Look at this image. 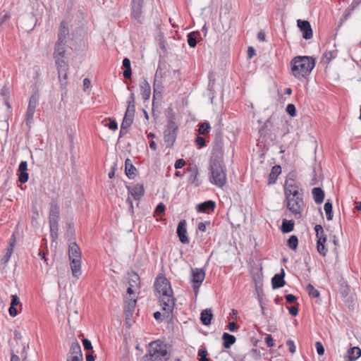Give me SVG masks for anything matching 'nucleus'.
<instances>
[{"instance_id":"3c124183","label":"nucleus","mask_w":361,"mask_h":361,"mask_svg":"<svg viewBox=\"0 0 361 361\" xmlns=\"http://www.w3.org/2000/svg\"><path fill=\"white\" fill-rule=\"evenodd\" d=\"M286 345L288 347V350L290 353L293 354L296 351L295 345L292 340H288L286 343Z\"/></svg>"},{"instance_id":"c85d7f7f","label":"nucleus","mask_w":361,"mask_h":361,"mask_svg":"<svg viewBox=\"0 0 361 361\" xmlns=\"http://www.w3.org/2000/svg\"><path fill=\"white\" fill-rule=\"evenodd\" d=\"M314 231L316 232V237L317 241H322V243L326 242V235L324 234V229L321 225H316L314 226Z\"/></svg>"},{"instance_id":"0eeeda50","label":"nucleus","mask_w":361,"mask_h":361,"mask_svg":"<svg viewBox=\"0 0 361 361\" xmlns=\"http://www.w3.org/2000/svg\"><path fill=\"white\" fill-rule=\"evenodd\" d=\"M178 126L174 121V118L168 119L166 128L164 130V141L167 148H171L176 142Z\"/></svg>"},{"instance_id":"473e14b6","label":"nucleus","mask_w":361,"mask_h":361,"mask_svg":"<svg viewBox=\"0 0 361 361\" xmlns=\"http://www.w3.org/2000/svg\"><path fill=\"white\" fill-rule=\"evenodd\" d=\"M200 34L199 32H190L187 37H188V45L190 47H195L197 44V38L198 36H200Z\"/></svg>"},{"instance_id":"49530a36","label":"nucleus","mask_w":361,"mask_h":361,"mask_svg":"<svg viewBox=\"0 0 361 361\" xmlns=\"http://www.w3.org/2000/svg\"><path fill=\"white\" fill-rule=\"evenodd\" d=\"M135 112V105L131 106V105H128V106H127V109H126V111L124 116H127V117H130V118H134Z\"/></svg>"},{"instance_id":"5701e85b","label":"nucleus","mask_w":361,"mask_h":361,"mask_svg":"<svg viewBox=\"0 0 361 361\" xmlns=\"http://www.w3.org/2000/svg\"><path fill=\"white\" fill-rule=\"evenodd\" d=\"M125 171L126 175L128 178L132 179L135 176V172L137 171L136 168L132 164L130 160L127 159L125 161Z\"/></svg>"},{"instance_id":"a878e982","label":"nucleus","mask_w":361,"mask_h":361,"mask_svg":"<svg viewBox=\"0 0 361 361\" xmlns=\"http://www.w3.org/2000/svg\"><path fill=\"white\" fill-rule=\"evenodd\" d=\"M347 354L350 361H355L361 356V349L358 347L350 348Z\"/></svg>"},{"instance_id":"2f4dec72","label":"nucleus","mask_w":361,"mask_h":361,"mask_svg":"<svg viewBox=\"0 0 361 361\" xmlns=\"http://www.w3.org/2000/svg\"><path fill=\"white\" fill-rule=\"evenodd\" d=\"M13 247H14V242H11L8 247L6 250L5 254L4 255L3 257L1 259V262L2 264H5L9 261L11 256L13 253Z\"/></svg>"},{"instance_id":"052dcab7","label":"nucleus","mask_w":361,"mask_h":361,"mask_svg":"<svg viewBox=\"0 0 361 361\" xmlns=\"http://www.w3.org/2000/svg\"><path fill=\"white\" fill-rule=\"evenodd\" d=\"M238 327L239 326L234 322H230L228 325V329L231 332L235 331Z\"/></svg>"},{"instance_id":"a18cd8bd","label":"nucleus","mask_w":361,"mask_h":361,"mask_svg":"<svg viewBox=\"0 0 361 361\" xmlns=\"http://www.w3.org/2000/svg\"><path fill=\"white\" fill-rule=\"evenodd\" d=\"M324 244L325 243H322V241H317V251L322 256H325L327 252V249L325 247Z\"/></svg>"},{"instance_id":"393cba45","label":"nucleus","mask_w":361,"mask_h":361,"mask_svg":"<svg viewBox=\"0 0 361 361\" xmlns=\"http://www.w3.org/2000/svg\"><path fill=\"white\" fill-rule=\"evenodd\" d=\"M314 202L321 204L324 199V192L320 188H314L312 191Z\"/></svg>"},{"instance_id":"bf43d9fd","label":"nucleus","mask_w":361,"mask_h":361,"mask_svg":"<svg viewBox=\"0 0 361 361\" xmlns=\"http://www.w3.org/2000/svg\"><path fill=\"white\" fill-rule=\"evenodd\" d=\"M8 312L11 317H14L17 316L18 311L17 310L16 306L10 305V307L8 308Z\"/></svg>"},{"instance_id":"4be33fe9","label":"nucleus","mask_w":361,"mask_h":361,"mask_svg":"<svg viewBox=\"0 0 361 361\" xmlns=\"http://www.w3.org/2000/svg\"><path fill=\"white\" fill-rule=\"evenodd\" d=\"M66 42H60L57 41L54 48V57H63L66 52L65 47Z\"/></svg>"},{"instance_id":"4d7b16f0","label":"nucleus","mask_w":361,"mask_h":361,"mask_svg":"<svg viewBox=\"0 0 361 361\" xmlns=\"http://www.w3.org/2000/svg\"><path fill=\"white\" fill-rule=\"evenodd\" d=\"M267 346L271 348L274 346V339L271 335H267L264 338Z\"/></svg>"},{"instance_id":"f704fd0d","label":"nucleus","mask_w":361,"mask_h":361,"mask_svg":"<svg viewBox=\"0 0 361 361\" xmlns=\"http://www.w3.org/2000/svg\"><path fill=\"white\" fill-rule=\"evenodd\" d=\"M294 223L292 221L284 219L281 225V231L284 233H289L293 230Z\"/></svg>"},{"instance_id":"dca6fc26","label":"nucleus","mask_w":361,"mask_h":361,"mask_svg":"<svg viewBox=\"0 0 361 361\" xmlns=\"http://www.w3.org/2000/svg\"><path fill=\"white\" fill-rule=\"evenodd\" d=\"M285 271L281 269V273L276 274L271 279V285L274 289L279 288L285 285L284 281Z\"/></svg>"},{"instance_id":"f257e3e1","label":"nucleus","mask_w":361,"mask_h":361,"mask_svg":"<svg viewBox=\"0 0 361 361\" xmlns=\"http://www.w3.org/2000/svg\"><path fill=\"white\" fill-rule=\"evenodd\" d=\"M154 286L159 294V298L162 310L167 314V317L172 313L175 305V299L170 282L165 277H159L156 279Z\"/></svg>"},{"instance_id":"4468645a","label":"nucleus","mask_w":361,"mask_h":361,"mask_svg":"<svg viewBox=\"0 0 361 361\" xmlns=\"http://www.w3.org/2000/svg\"><path fill=\"white\" fill-rule=\"evenodd\" d=\"M186 221L185 220H182L178 223L177 227V235L179 237L180 241L183 244H188L189 239L187 236V230H186Z\"/></svg>"},{"instance_id":"680f3d73","label":"nucleus","mask_w":361,"mask_h":361,"mask_svg":"<svg viewBox=\"0 0 361 361\" xmlns=\"http://www.w3.org/2000/svg\"><path fill=\"white\" fill-rule=\"evenodd\" d=\"M286 302L288 303H293L296 300V298L295 295L292 294H288L285 296Z\"/></svg>"},{"instance_id":"bb28decb","label":"nucleus","mask_w":361,"mask_h":361,"mask_svg":"<svg viewBox=\"0 0 361 361\" xmlns=\"http://www.w3.org/2000/svg\"><path fill=\"white\" fill-rule=\"evenodd\" d=\"M224 341L223 345L225 348H230L231 346L235 342V337L228 333H224L222 336Z\"/></svg>"},{"instance_id":"864d4df0","label":"nucleus","mask_w":361,"mask_h":361,"mask_svg":"<svg viewBox=\"0 0 361 361\" xmlns=\"http://www.w3.org/2000/svg\"><path fill=\"white\" fill-rule=\"evenodd\" d=\"M315 347L318 355H322L324 353V348L322 343L319 341L316 342Z\"/></svg>"},{"instance_id":"f03ea898","label":"nucleus","mask_w":361,"mask_h":361,"mask_svg":"<svg viewBox=\"0 0 361 361\" xmlns=\"http://www.w3.org/2000/svg\"><path fill=\"white\" fill-rule=\"evenodd\" d=\"M285 195L287 208L296 216L300 217L304 207V202L302 197V194L300 192L298 186L286 182Z\"/></svg>"},{"instance_id":"2eb2a0df","label":"nucleus","mask_w":361,"mask_h":361,"mask_svg":"<svg viewBox=\"0 0 361 361\" xmlns=\"http://www.w3.org/2000/svg\"><path fill=\"white\" fill-rule=\"evenodd\" d=\"M216 207L215 202L212 200H207L202 203L198 204L196 209L199 213H209L214 211Z\"/></svg>"},{"instance_id":"9b49d317","label":"nucleus","mask_w":361,"mask_h":361,"mask_svg":"<svg viewBox=\"0 0 361 361\" xmlns=\"http://www.w3.org/2000/svg\"><path fill=\"white\" fill-rule=\"evenodd\" d=\"M297 25L302 32V37L305 39H310L312 37V29L307 20H298Z\"/></svg>"},{"instance_id":"a211bd4d","label":"nucleus","mask_w":361,"mask_h":361,"mask_svg":"<svg viewBox=\"0 0 361 361\" xmlns=\"http://www.w3.org/2000/svg\"><path fill=\"white\" fill-rule=\"evenodd\" d=\"M140 93L144 101L148 100L151 95V87L145 78L140 82Z\"/></svg>"},{"instance_id":"39448f33","label":"nucleus","mask_w":361,"mask_h":361,"mask_svg":"<svg viewBox=\"0 0 361 361\" xmlns=\"http://www.w3.org/2000/svg\"><path fill=\"white\" fill-rule=\"evenodd\" d=\"M68 256L72 274L78 278L81 274V252L75 242L69 244Z\"/></svg>"},{"instance_id":"79ce46f5","label":"nucleus","mask_w":361,"mask_h":361,"mask_svg":"<svg viewBox=\"0 0 361 361\" xmlns=\"http://www.w3.org/2000/svg\"><path fill=\"white\" fill-rule=\"evenodd\" d=\"M133 121V118L124 116L121 127L122 130H128V128L132 125Z\"/></svg>"},{"instance_id":"8fccbe9b","label":"nucleus","mask_w":361,"mask_h":361,"mask_svg":"<svg viewBox=\"0 0 361 361\" xmlns=\"http://www.w3.org/2000/svg\"><path fill=\"white\" fill-rule=\"evenodd\" d=\"M165 208V205L163 203H159L155 209L154 214L157 216L163 214L164 213Z\"/></svg>"},{"instance_id":"cd10ccee","label":"nucleus","mask_w":361,"mask_h":361,"mask_svg":"<svg viewBox=\"0 0 361 361\" xmlns=\"http://www.w3.org/2000/svg\"><path fill=\"white\" fill-rule=\"evenodd\" d=\"M281 172V168L280 166L276 165L272 167L271 173L269 176V184L275 183L278 176Z\"/></svg>"},{"instance_id":"58836bf2","label":"nucleus","mask_w":361,"mask_h":361,"mask_svg":"<svg viewBox=\"0 0 361 361\" xmlns=\"http://www.w3.org/2000/svg\"><path fill=\"white\" fill-rule=\"evenodd\" d=\"M324 211L326 212V219L329 221L332 220L333 219V212H332V204L328 200L324 207Z\"/></svg>"},{"instance_id":"7ed1b4c3","label":"nucleus","mask_w":361,"mask_h":361,"mask_svg":"<svg viewBox=\"0 0 361 361\" xmlns=\"http://www.w3.org/2000/svg\"><path fill=\"white\" fill-rule=\"evenodd\" d=\"M314 66L315 61L311 56H298L290 61L291 73L298 79L309 75Z\"/></svg>"},{"instance_id":"412c9836","label":"nucleus","mask_w":361,"mask_h":361,"mask_svg":"<svg viewBox=\"0 0 361 361\" xmlns=\"http://www.w3.org/2000/svg\"><path fill=\"white\" fill-rule=\"evenodd\" d=\"M69 34V29L66 22L62 21L58 32V39L60 42H66V37Z\"/></svg>"},{"instance_id":"774afa93","label":"nucleus","mask_w":361,"mask_h":361,"mask_svg":"<svg viewBox=\"0 0 361 361\" xmlns=\"http://www.w3.org/2000/svg\"><path fill=\"white\" fill-rule=\"evenodd\" d=\"M90 84H91V82H90V80L88 79V78H85L83 80V88H84V90H86L87 89H88L90 86Z\"/></svg>"},{"instance_id":"9d476101","label":"nucleus","mask_w":361,"mask_h":361,"mask_svg":"<svg viewBox=\"0 0 361 361\" xmlns=\"http://www.w3.org/2000/svg\"><path fill=\"white\" fill-rule=\"evenodd\" d=\"M144 0L132 1V16L139 23H141L142 17V7Z\"/></svg>"},{"instance_id":"6e6d98bb","label":"nucleus","mask_w":361,"mask_h":361,"mask_svg":"<svg viewBox=\"0 0 361 361\" xmlns=\"http://www.w3.org/2000/svg\"><path fill=\"white\" fill-rule=\"evenodd\" d=\"M195 143L200 147H203L205 146V140L203 137L201 136H197L195 139Z\"/></svg>"},{"instance_id":"b1692460","label":"nucleus","mask_w":361,"mask_h":361,"mask_svg":"<svg viewBox=\"0 0 361 361\" xmlns=\"http://www.w3.org/2000/svg\"><path fill=\"white\" fill-rule=\"evenodd\" d=\"M212 317L213 314L211 310L206 309L201 312L200 320L202 323L205 326H208L211 324Z\"/></svg>"},{"instance_id":"f3484780","label":"nucleus","mask_w":361,"mask_h":361,"mask_svg":"<svg viewBox=\"0 0 361 361\" xmlns=\"http://www.w3.org/2000/svg\"><path fill=\"white\" fill-rule=\"evenodd\" d=\"M71 355L68 357L69 359L78 358L80 360H82V354L81 351V347L78 342L74 341L72 343L70 348Z\"/></svg>"},{"instance_id":"13d9d810","label":"nucleus","mask_w":361,"mask_h":361,"mask_svg":"<svg viewBox=\"0 0 361 361\" xmlns=\"http://www.w3.org/2000/svg\"><path fill=\"white\" fill-rule=\"evenodd\" d=\"M185 164V161L183 159H179L176 161L174 167L175 169H181L183 166H184Z\"/></svg>"},{"instance_id":"a19ab883","label":"nucleus","mask_w":361,"mask_h":361,"mask_svg":"<svg viewBox=\"0 0 361 361\" xmlns=\"http://www.w3.org/2000/svg\"><path fill=\"white\" fill-rule=\"evenodd\" d=\"M306 290L309 295L312 298H315L319 296V292L310 283L306 286Z\"/></svg>"},{"instance_id":"72a5a7b5","label":"nucleus","mask_w":361,"mask_h":361,"mask_svg":"<svg viewBox=\"0 0 361 361\" xmlns=\"http://www.w3.org/2000/svg\"><path fill=\"white\" fill-rule=\"evenodd\" d=\"M159 75V70H157L155 76H154V80L153 83V99H154L155 97L157 94H161V85L160 84H158L157 78Z\"/></svg>"},{"instance_id":"c9c22d12","label":"nucleus","mask_w":361,"mask_h":361,"mask_svg":"<svg viewBox=\"0 0 361 361\" xmlns=\"http://www.w3.org/2000/svg\"><path fill=\"white\" fill-rule=\"evenodd\" d=\"M59 79L62 87H66L67 85L68 69H61L58 71Z\"/></svg>"},{"instance_id":"aec40b11","label":"nucleus","mask_w":361,"mask_h":361,"mask_svg":"<svg viewBox=\"0 0 361 361\" xmlns=\"http://www.w3.org/2000/svg\"><path fill=\"white\" fill-rule=\"evenodd\" d=\"M27 163L25 161H22L18 166V171L20 172L18 176V180L25 183L28 180L29 175L27 173Z\"/></svg>"},{"instance_id":"6ab92c4d","label":"nucleus","mask_w":361,"mask_h":361,"mask_svg":"<svg viewBox=\"0 0 361 361\" xmlns=\"http://www.w3.org/2000/svg\"><path fill=\"white\" fill-rule=\"evenodd\" d=\"M188 182L190 184H194L195 186H198L200 185V182L197 180L198 175V169L197 167L194 165L190 166L188 169Z\"/></svg>"},{"instance_id":"69168bd1","label":"nucleus","mask_w":361,"mask_h":361,"mask_svg":"<svg viewBox=\"0 0 361 361\" xmlns=\"http://www.w3.org/2000/svg\"><path fill=\"white\" fill-rule=\"evenodd\" d=\"M108 127L109 129L112 130H116L118 128V124L116 121H110L108 124Z\"/></svg>"},{"instance_id":"0e129e2a","label":"nucleus","mask_w":361,"mask_h":361,"mask_svg":"<svg viewBox=\"0 0 361 361\" xmlns=\"http://www.w3.org/2000/svg\"><path fill=\"white\" fill-rule=\"evenodd\" d=\"M127 103L128 105H135V94L133 92L130 94Z\"/></svg>"},{"instance_id":"338daca9","label":"nucleus","mask_w":361,"mask_h":361,"mask_svg":"<svg viewBox=\"0 0 361 361\" xmlns=\"http://www.w3.org/2000/svg\"><path fill=\"white\" fill-rule=\"evenodd\" d=\"M288 310H289V313L292 316H296L298 314V309L295 306H291V307H288Z\"/></svg>"},{"instance_id":"7c9ffc66","label":"nucleus","mask_w":361,"mask_h":361,"mask_svg":"<svg viewBox=\"0 0 361 361\" xmlns=\"http://www.w3.org/2000/svg\"><path fill=\"white\" fill-rule=\"evenodd\" d=\"M337 53L338 51L336 49L325 51L323 54L322 61L326 63H329L332 59L337 56Z\"/></svg>"},{"instance_id":"de8ad7c7","label":"nucleus","mask_w":361,"mask_h":361,"mask_svg":"<svg viewBox=\"0 0 361 361\" xmlns=\"http://www.w3.org/2000/svg\"><path fill=\"white\" fill-rule=\"evenodd\" d=\"M286 111L290 116H295L296 114V109L295 105L293 104H288L286 106Z\"/></svg>"},{"instance_id":"423d86ee","label":"nucleus","mask_w":361,"mask_h":361,"mask_svg":"<svg viewBox=\"0 0 361 361\" xmlns=\"http://www.w3.org/2000/svg\"><path fill=\"white\" fill-rule=\"evenodd\" d=\"M148 355L150 361H166L168 360V353L166 345L159 341L151 342L149 346Z\"/></svg>"},{"instance_id":"20e7f679","label":"nucleus","mask_w":361,"mask_h":361,"mask_svg":"<svg viewBox=\"0 0 361 361\" xmlns=\"http://www.w3.org/2000/svg\"><path fill=\"white\" fill-rule=\"evenodd\" d=\"M210 182L219 188H222L226 183V174L223 161L217 157H212L209 162Z\"/></svg>"},{"instance_id":"ea45409f","label":"nucleus","mask_w":361,"mask_h":361,"mask_svg":"<svg viewBox=\"0 0 361 361\" xmlns=\"http://www.w3.org/2000/svg\"><path fill=\"white\" fill-rule=\"evenodd\" d=\"M211 130V127L209 123L204 122L200 123L198 129V132L200 134L206 135L209 133Z\"/></svg>"},{"instance_id":"c756f323","label":"nucleus","mask_w":361,"mask_h":361,"mask_svg":"<svg viewBox=\"0 0 361 361\" xmlns=\"http://www.w3.org/2000/svg\"><path fill=\"white\" fill-rule=\"evenodd\" d=\"M123 66L125 68L123 71V77L125 78H130L132 75L131 67H130V61L128 58H124L123 60Z\"/></svg>"},{"instance_id":"e2e57ef3","label":"nucleus","mask_w":361,"mask_h":361,"mask_svg":"<svg viewBox=\"0 0 361 361\" xmlns=\"http://www.w3.org/2000/svg\"><path fill=\"white\" fill-rule=\"evenodd\" d=\"M197 355L200 357H206L208 355L207 350L205 348H202L199 349V350L197 352Z\"/></svg>"},{"instance_id":"09e8293b","label":"nucleus","mask_w":361,"mask_h":361,"mask_svg":"<svg viewBox=\"0 0 361 361\" xmlns=\"http://www.w3.org/2000/svg\"><path fill=\"white\" fill-rule=\"evenodd\" d=\"M82 345H83L85 350H87L88 352L92 351V343L89 339L84 338L82 340Z\"/></svg>"},{"instance_id":"5fc2aeb1","label":"nucleus","mask_w":361,"mask_h":361,"mask_svg":"<svg viewBox=\"0 0 361 361\" xmlns=\"http://www.w3.org/2000/svg\"><path fill=\"white\" fill-rule=\"evenodd\" d=\"M10 305L11 306H17L20 305L21 306L20 299L16 295H11V301Z\"/></svg>"},{"instance_id":"37998d69","label":"nucleus","mask_w":361,"mask_h":361,"mask_svg":"<svg viewBox=\"0 0 361 361\" xmlns=\"http://www.w3.org/2000/svg\"><path fill=\"white\" fill-rule=\"evenodd\" d=\"M61 57H56L55 59L56 65L57 66L58 71L61 69H68V65L66 61L61 59Z\"/></svg>"},{"instance_id":"ddd939ff","label":"nucleus","mask_w":361,"mask_h":361,"mask_svg":"<svg viewBox=\"0 0 361 361\" xmlns=\"http://www.w3.org/2000/svg\"><path fill=\"white\" fill-rule=\"evenodd\" d=\"M126 188L128 193L135 200H139L144 195L145 189L143 184L137 183L133 186H127Z\"/></svg>"},{"instance_id":"c03bdc74","label":"nucleus","mask_w":361,"mask_h":361,"mask_svg":"<svg viewBox=\"0 0 361 361\" xmlns=\"http://www.w3.org/2000/svg\"><path fill=\"white\" fill-rule=\"evenodd\" d=\"M50 233L53 239L58 238L59 224H49Z\"/></svg>"},{"instance_id":"1a4fd4ad","label":"nucleus","mask_w":361,"mask_h":361,"mask_svg":"<svg viewBox=\"0 0 361 361\" xmlns=\"http://www.w3.org/2000/svg\"><path fill=\"white\" fill-rule=\"evenodd\" d=\"M39 101L37 92H34L30 97L27 109L26 111V124L30 126L33 123L34 114Z\"/></svg>"},{"instance_id":"4c0bfd02","label":"nucleus","mask_w":361,"mask_h":361,"mask_svg":"<svg viewBox=\"0 0 361 361\" xmlns=\"http://www.w3.org/2000/svg\"><path fill=\"white\" fill-rule=\"evenodd\" d=\"M298 245V239L296 235H291L288 241H287V245L288 247L291 250H296Z\"/></svg>"},{"instance_id":"603ef678","label":"nucleus","mask_w":361,"mask_h":361,"mask_svg":"<svg viewBox=\"0 0 361 361\" xmlns=\"http://www.w3.org/2000/svg\"><path fill=\"white\" fill-rule=\"evenodd\" d=\"M41 75V70L40 68L37 66H35L32 68V78L35 80L39 78Z\"/></svg>"},{"instance_id":"6e6552de","label":"nucleus","mask_w":361,"mask_h":361,"mask_svg":"<svg viewBox=\"0 0 361 361\" xmlns=\"http://www.w3.org/2000/svg\"><path fill=\"white\" fill-rule=\"evenodd\" d=\"M205 278V271L202 268H192L190 281L193 283L192 288L195 293H197L199 288Z\"/></svg>"},{"instance_id":"e433bc0d","label":"nucleus","mask_w":361,"mask_h":361,"mask_svg":"<svg viewBox=\"0 0 361 361\" xmlns=\"http://www.w3.org/2000/svg\"><path fill=\"white\" fill-rule=\"evenodd\" d=\"M137 300L134 298H129L126 301L125 308L129 313H133L134 311Z\"/></svg>"},{"instance_id":"f8f14e48","label":"nucleus","mask_w":361,"mask_h":361,"mask_svg":"<svg viewBox=\"0 0 361 361\" xmlns=\"http://www.w3.org/2000/svg\"><path fill=\"white\" fill-rule=\"evenodd\" d=\"M59 219V206L56 201H51L49 216V224H58Z\"/></svg>"}]
</instances>
